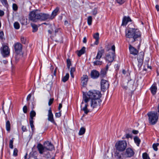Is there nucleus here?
<instances>
[{"mask_svg": "<svg viewBox=\"0 0 159 159\" xmlns=\"http://www.w3.org/2000/svg\"><path fill=\"white\" fill-rule=\"evenodd\" d=\"M101 97L100 92L97 90L90 91L87 94H84L83 101L80 106L81 110H83L86 114L89 112V111L87 109V107L88 102L90 100V107L92 109H98L101 102L100 99Z\"/></svg>", "mask_w": 159, "mask_h": 159, "instance_id": "1", "label": "nucleus"}, {"mask_svg": "<svg viewBox=\"0 0 159 159\" xmlns=\"http://www.w3.org/2000/svg\"><path fill=\"white\" fill-rule=\"evenodd\" d=\"M6 129L7 131L9 132L10 130V122L9 120H7L6 122Z\"/></svg>", "mask_w": 159, "mask_h": 159, "instance_id": "31", "label": "nucleus"}, {"mask_svg": "<svg viewBox=\"0 0 159 159\" xmlns=\"http://www.w3.org/2000/svg\"><path fill=\"white\" fill-rule=\"evenodd\" d=\"M4 13L3 11H0V16H2L4 15Z\"/></svg>", "mask_w": 159, "mask_h": 159, "instance_id": "59", "label": "nucleus"}, {"mask_svg": "<svg viewBox=\"0 0 159 159\" xmlns=\"http://www.w3.org/2000/svg\"><path fill=\"white\" fill-rule=\"evenodd\" d=\"M156 85V84H154L150 88L151 93L153 95L155 94L157 92V87Z\"/></svg>", "mask_w": 159, "mask_h": 159, "instance_id": "20", "label": "nucleus"}, {"mask_svg": "<svg viewBox=\"0 0 159 159\" xmlns=\"http://www.w3.org/2000/svg\"><path fill=\"white\" fill-rule=\"evenodd\" d=\"M107 71V70L104 68L102 69L100 73V77H104L106 75Z\"/></svg>", "mask_w": 159, "mask_h": 159, "instance_id": "24", "label": "nucleus"}, {"mask_svg": "<svg viewBox=\"0 0 159 159\" xmlns=\"http://www.w3.org/2000/svg\"><path fill=\"white\" fill-rule=\"evenodd\" d=\"M88 80V76L86 75H84L81 77V83L83 87H85L87 84Z\"/></svg>", "mask_w": 159, "mask_h": 159, "instance_id": "16", "label": "nucleus"}, {"mask_svg": "<svg viewBox=\"0 0 159 159\" xmlns=\"http://www.w3.org/2000/svg\"><path fill=\"white\" fill-rule=\"evenodd\" d=\"M15 52L17 54H20L22 51V45L20 43H15L14 45Z\"/></svg>", "mask_w": 159, "mask_h": 159, "instance_id": "10", "label": "nucleus"}, {"mask_svg": "<svg viewBox=\"0 0 159 159\" xmlns=\"http://www.w3.org/2000/svg\"><path fill=\"white\" fill-rule=\"evenodd\" d=\"M14 28L16 30H18L20 28V25L19 23L17 22H15L14 23Z\"/></svg>", "mask_w": 159, "mask_h": 159, "instance_id": "30", "label": "nucleus"}, {"mask_svg": "<svg viewBox=\"0 0 159 159\" xmlns=\"http://www.w3.org/2000/svg\"><path fill=\"white\" fill-rule=\"evenodd\" d=\"M98 12L97 11H93L92 12V14L94 16H96V15L97 14Z\"/></svg>", "mask_w": 159, "mask_h": 159, "instance_id": "52", "label": "nucleus"}, {"mask_svg": "<svg viewBox=\"0 0 159 159\" xmlns=\"http://www.w3.org/2000/svg\"><path fill=\"white\" fill-rule=\"evenodd\" d=\"M115 46L113 45L111 47V49L113 51L112 52H114V54L115 53Z\"/></svg>", "mask_w": 159, "mask_h": 159, "instance_id": "51", "label": "nucleus"}, {"mask_svg": "<svg viewBox=\"0 0 159 159\" xmlns=\"http://www.w3.org/2000/svg\"><path fill=\"white\" fill-rule=\"evenodd\" d=\"M4 35V34L3 31L0 32V38L1 39H3V37Z\"/></svg>", "mask_w": 159, "mask_h": 159, "instance_id": "49", "label": "nucleus"}, {"mask_svg": "<svg viewBox=\"0 0 159 159\" xmlns=\"http://www.w3.org/2000/svg\"><path fill=\"white\" fill-rule=\"evenodd\" d=\"M94 38L97 39H99V34L98 33H97L94 34L93 35Z\"/></svg>", "mask_w": 159, "mask_h": 159, "instance_id": "41", "label": "nucleus"}, {"mask_svg": "<svg viewBox=\"0 0 159 159\" xmlns=\"http://www.w3.org/2000/svg\"><path fill=\"white\" fill-rule=\"evenodd\" d=\"M62 38L61 36V35H60L59 38L57 39L56 41L61 42L62 40Z\"/></svg>", "mask_w": 159, "mask_h": 159, "instance_id": "45", "label": "nucleus"}, {"mask_svg": "<svg viewBox=\"0 0 159 159\" xmlns=\"http://www.w3.org/2000/svg\"><path fill=\"white\" fill-rule=\"evenodd\" d=\"M143 159H150L146 153H144L143 154Z\"/></svg>", "mask_w": 159, "mask_h": 159, "instance_id": "37", "label": "nucleus"}, {"mask_svg": "<svg viewBox=\"0 0 159 159\" xmlns=\"http://www.w3.org/2000/svg\"><path fill=\"white\" fill-rule=\"evenodd\" d=\"M131 137V135L129 134H126L125 135V138L126 139H129V138Z\"/></svg>", "mask_w": 159, "mask_h": 159, "instance_id": "54", "label": "nucleus"}, {"mask_svg": "<svg viewBox=\"0 0 159 159\" xmlns=\"http://www.w3.org/2000/svg\"><path fill=\"white\" fill-rule=\"evenodd\" d=\"M104 52V49H102L98 51L97 55L95 58L96 60L93 62L94 66H99L102 64V61H100V59Z\"/></svg>", "mask_w": 159, "mask_h": 159, "instance_id": "6", "label": "nucleus"}, {"mask_svg": "<svg viewBox=\"0 0 159 159\" xmlns=\"http://www.w3.org/2000/svg\"><path fill=\"white\" fill-rule=\"evenodd\" d=\"M86 41H87L86 38V37H84L83 39V42L84 43H86Z\"/></svg>", "mask_w": 159, "mask_h": 159, "instance_id": "61", "label": "nucleus"}, {"mask_svg": "<svg viewBox=\"0 0 159 159\" xmlns=\"http://www.w3.org/2000/svg\"><path fill=\"white\" fill-rule=\"evenodd\" d=\"M134 81L133 80H130L127 82V85L130 89H133Z\"/></svg>", "mask_w": 159, "mask_h": 159, "instance_id": "21", "label": "nucleus"}, {"mask_svg": "<svg viewBox=\"0 0 159 159\" xmlns=\"http://www.w3.org/2000/svg\"><path fill=\"white\" fill-rule=\"evenodd\" d=\"M159 145V143H154L153 144L152 147L155 151H157L158 150L157 147Z\"/></svg>", "mask_w": 159, "mask_h": 159, "instance_id": "35", "label": "nucleus"}, {"mask_svg": "<svg viewBox=\"0 0 159 159\" xmlns=\"http://www.w3.org/2000/svg\"><path fill=\"white\" fill-rule=\"evenodd\" d=\"M31 25L33 29V32H36L38 30V27L37 26L35 25L34 24H32Z\"/></svg>", "mask_w": 159, "mask_h": 159, "instance_id": "36", "label": "nucleus"}, {"mask_svg": "<svg viewBox=\"0 0 159 159\" xmlns=\"http://www.w3.org/2000/svg\"><path fill=\"white\" fill-rule=\"evenodd\" d=\"M122 88L125 89H127L128 88L127 86L126 85V83H123L122 84Z\"/></svg>", "mask_w": 159, "mask_h": 159, "instance_id": "46", "label": "nucleus"}, {"mask_svg": "<svg viewBox=\"0 0 159 159\" xmlns=\"http://www.w3.org/2000/svg\"><path fill=\"white\" fill-rule=\"evenodd\" d=\"M40 13H38L36 11H32L30 12L29 15V19L33 22H36L39 20Z\"/></svg>", "mask_w": 159, "mask_h": 159, "instance_id": "7", "label": "nucleus"}, {"mask_svg": "<svg viewBox=\"0 0 159 159\" xmlns=\"http://www.w3.org/2000/svg\"><path fill=\"white\" fill-rule=\"evenodd\" d=\"M134 152L133 150L130 148H128L126 149L125 155L127 157H130L133 156Z\"/></svg>", "mask_w": 159, "mask_h": 159, "instance_id": "14", "label": "nucleus"}, {"mask_svg": "<svg viewBox=\"0 0 159 159\" xmlns=\"http://www.w3.org/2000/svg\"><path fill=\"white\" fill-rule=\"evenodd\" d=\"M22 129L23 132L25 131L26 130V127L24 126H23L22 127Z\"/></svg>", "mask_w": 159, "mask_h": 159, "instance_id": "55", "label": "nucleus"}, {"mask_svg": "<svg viewBox=\"0 0 159 159\" xmlns=\"http://www.w3.org/2000/svg\"><path fill=\"white\" fill-rule=\"evenodd\" d=\"M43 145L44 146L40 143L37 145V148L40 154H43L47 150H51L54 148L53 145L48 141L45 142Z\"/></svg>", "mask_w": 159, "mask_h": 159, "instance_id": "3", "label": "nucleus"}, {"mask_svg": "<svg viewBox=\"0 0 159 159\" xmlns=\"http://www.w3.org/2000/svg\"><path fill=\"white\" fill-rule=\"evenodd\" d=\"M18 150L16 148L14 149L13 153V156L14 157H16L18 155Z\"/></svg>", "mask_w": 159, "mask_h": 159, "instance_id": "34", "label": "nucleus"}, {"mask_svg": "<svg viewBox=\"0 0 159 159\" xmlns=\"http://www.w3.org/2000/svg\"><path fill=\"white\" fill-rule=\"evenodd\" d=\"M132 133L134 134H137L139 133V131L138 130H133L132 131Z\"/></svg>", "mask_w": 159, "mask_h": 159, "instance_id": "58", "label": "nucleus"}, {"mask_svg": "<svg viewBox=\"0 0 159 159\" xmlns=\"http://www.w3.org/2000/svg\"><path fill=\"white\" fill-rule=\"evenodd\" d=\"M12 8L13 10H17L18 9V7L17 5L15 3H14L12 5Z\"/></svg>", "mask_w": 159, "mask_h": 159, "instance_id": "43", "label": "nucleus"}, {"mask_svg": "<svg viewBox=\"0 0 159 159\" xmlns=\"http://www.w3.org/2000/svg\"><path fill=\"white\" fill-rule=\"evenodd\" d=\"M13 142L12 140H11V149L13 148V146L12 145Z\"/></svg>", "mask_w": 159, "mask_h": 159, "instance_id": "60", "label": "nucleus"}, {"mask_svg": "<svg viewBox=\"0 0 159 159\" xmlns=\"http://www.w3.org/2000/svg\"><path fill=\"white\" fill-rule=\"evenodd\" d=\"M61 116V111L58 113H55V116L56 117H59Z\"/></svg>", "mask_w": 159, "mask_h": 159, "instance_id": "47", "label": "nucleus"}, {"mask_svg": "<svg viewBox=\"0 0 159 159\" xmlns=\"http://www.w3.org/2000/svg\"><path fill=\"white\" fill-rule=\"evenodd\" d=\"M155 7L157 10H159V6L158 5H156Z\"/></svg>", "mask_w": 159, "mask_h": 159, "instance_id": "64", "label": "nucleus"}, {"mask_svg": "<svg viewBox=\"0 0 159 159\" xmlns=\"http://www.w3.org/2000/svg\"><path fill=\"white\" fill-rule=\"evenodd\" d=\"M31 94H30L28 95L26 98V100L27 101H28L30 100V99L31 98Z\"/></svg>", "mask_w": 159, "mask_h": 159, "instance_id": "50", "label": "nucleus"}, {"mask_svg": "<svg viewBox=\"0 0 159 159\" xmlns=\"http://www.w3.org/2000/svg\"><path fill=\"white\" fill-rule=\"evenodd\" d=\"M52 17H50V15L48 14L40 13L39 20H52Z\"/></svg>", "mask_w": 159, "mask_h": 159, "instance_id": "12", "label": "nucleus"}, {"mask_svg": "<svg viewBox=\"0 0 159 159\" xmlns=\"http://www.w3.org/2000/svg\"><path fill=\"white\" fill-rule=\"evenodd\" d=\"M101 89L102 91L104 92L109 87V84L108 82L104 79H102L101 83Z\"/></svg>", "mask_w": 159, "mask_h": 159, "instance_id": "9", "label": "nucleus"}, {"mask_svg": "<svg viewBox=\"0 0 159 159\" xmlns=\"http://www.w3.org/2000/svg\"><path fill=\"white\" fill-rule=\"evenodd\" d=\"M23 110L24 113H27V107L26 106H25L23 107Z\"/></svg>", "mask_w": 159, "mask_h": 159, "instance_id": "44", "label": "nucleus"}, {"mask_svg": "<svg viewBox=\"0 0 159 159\" xmlns=\"http://www.w3.org/2000/svg\"><path fill=\"white\" fill-rule=\"evenodd\" d=\"M54 99L53 98H52L50 99L48 102V105L50 106L53 103Z\"/></svg>", "mask_w": 159, "mask_h": 159, "instance_id": "48", "label": "nucleus"}, {"mask_svg": "<svg viewBox=\"0 0 159 159\" xmlns=\"http://www.w3.org/2000/svg\"><path fill=\"white\" fill-rule=\"evenodd\" d=\"M135 143L138 146H139L140 142V140L138 137H135L134 138Z\"/></svg>", "mask_w": 159, "mask_h": 159, "instance_id": "26", "label": "nucleus"}, {"mask_svg": "<svg viewBox=\"0 0 159 159\" xmlns=\"http://www.w3.org/2000/svg\"><path fill=\"white\" fill-rule=\"evenodd\" d=\"M99 72L96 70H93L92 71L91 74V77L93 79H96L99 76Z\"/></svg>", "mask_w": 159, "mask_h": 159, "instance_id": "18", "label": "nucleus"}, {"mask_svg": "<svg viewBox=\"0 0 159 159\" xmlns=\"http://www.w3.org/2000/svg\"><path fill=\"white\" fill-rule=\"evenodd\" d=\"M30 119H32L33 120V117H35L36 116V112H35L33 111H31L30 113Z\"/></svg>", "mask_w": 159, "mask_h": 159, "instance_id": "28", "label": "nucleus"}, {"mask_svg": "<svg viewBox=\"0 0 159 159\" xmlns=\"http://www.w3.org/2000/svg\"><path fill=\"white\" fill-rule=\"evenodd\" d=\"M34 121L32 119H30V123L31 127L32 130L33 131L34 128V126L33 124Z\"/></svg>", "mask_w": 159, "mask_h": 159, "instance_id": "38", "label": "nucleus"}, {"mask_svg": "<svg viewBox=\"0 0 159 159\" xmlns=\"http://www.w3.org/2000/svg\"><path fill=\"white\" fill-rule=\"evenodd\" d=\"M116 1L119 4L121 5L125 2V0H116Z\"/></svg>", "mask_w": 159, "mask_h": 159, "instance_id": "40", "label": "nucleus"}, {"mask_svg": "<svg viewBox=\"0 0 159 159\" xmlns=\"http://www.w3.org/2000/svg\"><path fill=\"white\" fill-rule=\"evenodd\" d=\"M2 4L5 5L6 7L7 5V2L6 0H1Z\"/></svg>", "mask_w": 159, "mask_h": 159, "instance_id": "42", "label": "nucleus"}, {"mask_svg": "<svg viewBox=\"0 0 159 159\" xmlns=\"http://www.w3.org/2000/svg\"><path fill=\"white\" fill-rule=\"evenodd\" d=\"M20 21L22 25H25L26 23V20L23 16H21L20 18Z\"/></svg>", "mask_w": 159, "mask_h": 159, "instance_id": "23", "label": "nucleus"}, {"mask_svg": "<svg viewBox=\"0 0 159 159\" xmlns=\"http://www.w3.org/2000/svg\"><path fill=\"white\" fill-rule=\"evenodd\" d=\"M75 70V69L74 67H72L70 71V73H73Z\"/></svg>", "mask_w": 159, "mask_h": 159, "instance_id": "57", "label": "nucleus"}, {"mask_svg": "<svg viewBox=\"0 0 159 159\" xmlns=\"http://www.w3.org/2000/svg\"><path fill=\"white\" fill-rule=\"evenodd\" d=\"M1 52L2 55L4 56L8 55L9 53V51L8 50V47L7 46H4Z\"/></svg>", "mask_w": 159, "mask_h": 159, "instance_id": "15", "label": "nucleus"}, {"mask_svg": "<svg viewBox=\"0 0 159 159\" xmlns=\"http://www.w3.org/2000/svg\"><path fill=\"white\" fill-rule=\"evenodd\" d=\"M109 64H110V63H109L108 62V63L107 65L105 68H104V69H106V70H107H107L108 69V68L109 67V66L110 65H109Z\"/></svg>", "mask_w": 159, "mask_h": 159, "instance_id": "56", "label": "nucleus"}, {"mask_svg": "<svg viewBox=\"0 0 159 159\" xmlns=\"http://www.w3.org/2000/svg\"><path fill=\"white\" fill-rule=\"evenodd\" d=\"M129 48L131 54L136 55L138 53V51L137 50L132 46L131 45H129Z\"/></svg>", "mask_w": 159, "mask_h": 159, "instance_id": "17", "label": "nucleus"}, {"mask_svg": "<svg viewBox=\"0 0 159 159\" xmlns=\"http://www.w3.org/2000/svg\"><path fill=\"white\" fill-rule=\"evenodd\" d=\"M127 143L125 140H121L117 141L116 143V149L119 151H123L126 148Z\"/></svg>", "mask_w": 159, "mask_h": 159, "instance_id": "5", "label": "nucleus"}, {"mask_svg": "<svg viewBox=\"0 0 159 159\" xmlns=\"http://www.w3.org/2000/svg\"><path fill=\"white\" fill-rule=\"evenodd\" d=\"M58 11H53L51 15H50V17H52V20L55 16L57 14Z\"/></svg>", "mask_w": 159, "mask_h": 159, "instance_id": "32", "label": "nucleus"}, {"mask_svg": "<svg viewBox=\"0 0 159 159\" xmlns=\"http://www.w3.org/2000/svg\"><path fill=\"white\" fill-rule=\"evenodd\" d=\"M67 64V67L69 69L70 66L71 65V63L69 59H67L66 61Z\"/></svg>", "mask_w": 159, "mask_h": 159, "instance_id": "39", "label": "nucleus"}, {"mask_svg": "<svg viewBox=\"0 0 159 159\" xmlns=\"http://www.w3.org/2000/svg\"><path fill=\"white\" fill-rule=\"evenodd\" d=\"M141 36V33L138 29L130 28L125 31V37L129 43H133L137 40Z\"/></svg>", "mask_w": 159, "mask_h": 159, "instance_id": "2", "label": "nucleus"}, {"mask_svg": "<svg viewBox=\"0 0 159 159\" xmlns=\"http://www.w3.org/2000/svg\"><path fill=\"white\" fill-rule=\"evenodd\" d=\"M85 50V48L83 47L82 49L78 51L77 53L78 56L80 57L82 54L84 53Z\"/></svg>", "mask_w": 159, "mask_h": 159, "instance_id": "22", "label": "nucleus"}, {"mask_svg": "<svg viewBox=\"0 0 159 159\" xmlns=\"http://www.w3.org/2000/svg\"><path fill=\"white\" fill-rule=\"evenodd\" d=\"M115 54L114 52H110L107 55L106 57V61L110 63L109 65H111V63L113 61L114 59Z\"/></svg>", "mask_w": 159, "mask_h": 159, "instance_id": "11", "label": "nucleus"}, {"mask_svg": "<svg viewBox=\"0 0 159 159\" xmlns=\"http://www.w3.org/2000/svg\"><path fill=\"white\" fill-rule=\"evenodd\" d=\"M92 17L91 16H89L87 19V23L89 25H90L92 24Z\"/></svg>", "mask_w": 159, "mask_h": 159, "instance_id": "33", "label": "nucleus"}, {"mask_svg": "<svg viewBox=\"0 0 159 159\" xmlns=\"http://www.w3.org/2000/svg\"><path fill=\"white\" fill-rule=\"evenodd\" d=\"M85 132V129L83 127L80 128V129L79 134L80 135H82L84 134Z\"/></svg>", "mask_w": 159, "mask_h": 159, "instance_id": "25", "label": "nucleus"}, {"mask_svg": "<svg viewBox=\"0 0 159 159\" xmlns=\"http://www.w3.org/2000/svg\"><path fill=\"white\" fill-rule=\"evenodd\" d=\"M20 40L21 43L24 44H26L28 43L26 39L23 36H21Z\"/></svg>", "mask_w": 159, "mask_h": 159, "instance_id": "29", "label": "nucleus"}, {"mask_svg": "<svg viewBox=\"0 0 159 159\" xmlns=\"http://www.w3.org/2000/svg\"><path fill=\"white\" fill-rule=\"evenodd\" d=\"M62 107V104L61 103L59 104V107H58V110H60L61 108Z\"/></svg>", "mask_w": 159, "mask_h": 159, "instance_id": "63", "label": "nucleus"}, {"mask_svg": "<svg viewBox=\"0 0 159 159\" xmlns=\"http://www.w3.org/2000/svg\"><path fill=\"white\" fill-rule=\"evenodd\" d=\"M131 21L132 20L129 17L125 16L123 19L122 25H125L129 22Z\"/></svg>", "mask_w": 159, "mask_h": 159, "instance_id": "19", "label": "nucleus"}, {"mask_svg": "<svg viewBox=\"0 0 159 159\" xmlns=\"http://www.w3.org/2000/svg\"><path fill=\"white\" fill-rule=\"evenodd\" d=\"M28 159H37L34 156H30Z\"/></svg>", "mask_w": 159, "mask_h": 159, "instance_id": "62", "label": "nucleus"}, {"mask_svg": "<svg viewBox=\"0 0 159 159\" xmlns=\"http://www.w3.org/2000/svg\"><path fill=\"white\" fill-rule=\"evenodd\" d=\"M48 121H50L53 124L57 125V124L55 122L53 118V116L51 108H50L48 111Z\"/></svg>", "mask_w": 159, "mask_h": 159, "instance_id": "13", "label": "nucleus"}, {"mask_svg": "<svg viewBox=\"0 0 159 159\" xmlns=\"http://www.w3.org/2000/svg\"><path fill=\"white\" fill-rule=\"evenodd\" d=\"M51 30L52 31V32H53L54 31L56 28L55 26L53 25L51 26Z\"/></svg>", "mask_w": 159, "mask_h": 159, "instance_id": "53", "label": "nucleus"}, {"mask_svg": "<svg viewBox=\"0 0 159 159\" xmlns=\"http://www.w3.org/2000/svg\"><path fill=\"white\" fill-rule=\"evenodd\" d=\"M69 77V74L68 73H67L66 74V75L62 78V81L64 82H65L68 80Z\"/></svg>", "mask_w": 159, "mask_h": 159, "instance_id": "27", "label": "nucleus"}, {"mask_svg": "<svg viewBox=\"0 0 159 159\" xmlns=\"http://www.w3.org/2000/svg\"><path fill=\"white\" fill-rule=\"evenodd\" d=\"M148 117L149 123L152 125H155L157 121L158 116L157 112L151 111L147 114Z\"/></svg>", "mask_w": 159, "mask_h": 159, "instance_id": "4", "label": "nucleus"}, {"mask_svg": "<svg viewBox=\"0 0 159 159\" xmlns=\"http://www.w3.org/2000/svg\"><path fill=\"white\" fill-rule=\"evenodd\" d=\"M144 53L143 52H140L138 56L137 59L138 62V66L140 68L142 66L144 58Z\"/></svg>", "mask_w": 159, "mask_h": 159, "instance_id": "8", "label": "nucleus"}]
</instances>
